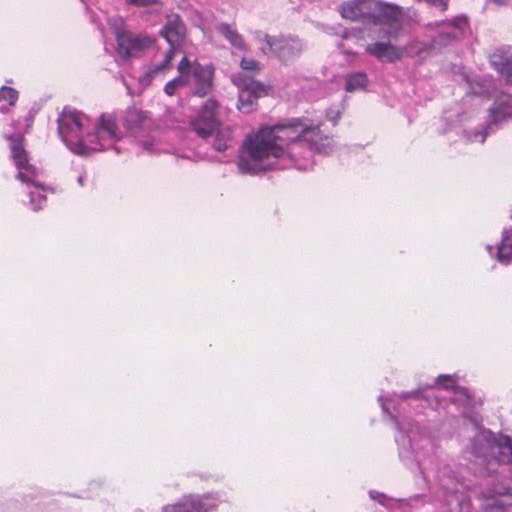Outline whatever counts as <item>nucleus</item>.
Wrapping results in <instances>:
<instances>
[{"instance_id":"nucleus-16","label":"nucleus","mask_w":512,"mask_h":512,"mask_svg":"<svg viewBox=\"0 0 512 512\" xmlns=\"http://www.w3.org/2000/svg\"><path fill=\"white\" fill-rule=\"evenodd\" d=\"M147 118L146 112L136 107H130L125 111L123 125L129 132L135 133L142 129Z\"/></svg>"},{"instance_id":"nucleus-22","label":"nucleus","mask_w":512,"mask_h":512,"mask_svg":"<svg viewBox=\"0 0 512 512\" xmlns=\"http://www.w3.org/2000/svg\"><path fill=\"white\" fill-rule=\"evenodd\" d=\"M215 139L213 143V147L218 152L225 151L229 143L232 140V130L230 127H222L221 125L215 131Z\"/></svg>"},{"instance_id":"nucleus-35","label":"nucleus","mask_w":512,"mask_h":512,"mask_svg":"<svg viewBox=\"0 0 512 512\" xmlns=\"http://www.w3.org/2000/svg\"><path fill=\"white\" fill-rule=\"evenodd\" d=\"M161 512H188L184 498L175 504H168Z\"/></svg>"},{"instance_id":"nucleus-4","label":"nucleus","mask_w":512,"mask_h":512,"mask_svg":"<svg viewBox=\"0 0 512 512\" xmlns=\"http://www.w3.org/2000/svg\"><path fill=\"white\" fill-rule=\"evenodd\" d=\"M231 79L240 90L237 107L243 113L252 112L257 100L267 95L269 87L246 73H237Z\"/></svg>"},{"instance_id":"nucleus-37","label":"nucleus","mask_w":512,"mask_h":512,"mask_svg":"<svg viewBox=\"0 0 512 512\" xmlns=\"http://www.w3.org/2000/svg\"><path fill=\"white\" fill-rule=\"evenodd\" d=\"M488 512H507V510L505 509L502 503H499V501L496 500L493 504L489 506Z\"/></svg>"},{"instance_id":"nucleus-17","label":"nucleus","mask_w":512,"mask_h":512,"mask_svg":"<svg viewBox=\"0 0 512 512\" xmlns=\"http://www.w3.org/2000/svg\"><path fill=\"white\" fill-rule=\"evenodd\" d=\"M188 512H211L216 508L215 500L209 495L183 497Z\"/></svg>"},{"instance_id":"nucleus-20","label":"nucleus","mask_w":512,"mask_h":512,"mask_svg":"<svg viewBox=\"0 0 512 512\" xmlns=\"http://www.w3.org/2000/svg\"><path fill=\"white\" fill-rule=\"evenodd\" d=\"M460 35V30L455 22H443L440 24V31L438 37L434 40L436 44L446 45L453 40H456Z\"/></svg>"},{"instance_id":"nucleus-28","label":"nucleus","mask_w":512,"mask_h":512,"mask_svg":"<svg viewBox=\"0 0 512 512\" xmlns=\"http://www.w3.org/2000/svg\"><path fill=\"white\" fill-rule=\"evenodd\" d=\"M454 394L455 396L452 399L453 403L462 405L465 408L474 407L473 397L467 388L458 386Z\"/></svg>"},{"instance_id":"nucleus-40","label":"nucleus","mask_w":512,"mask_h":512,"mask_svg":"<svg viewBox=\"0 0 512 512\" xmlns=\"http://www.w3.org/2000/svg\"><path fill=\"white\" fill-rule=\"evenodd\" d=\"M511 231H512V229H511Z\"/></svg>"},{"instance_id":"nucleus-21","label":"nucleus","mask_w":512,"mask_h":512,"mask_svg":"<svg viewBox=\"0 0 512 512\" xmlns=\"http://www.w3.org/2000/svg\"><path fill=\"white\" fill-rule=\"evenodd\" d=\"M491 445L498 450V462H512V438L510 436H501L499 439L491 442Z\"/></svg>"},{"instance_id":"nucleus-25","label":"nucleus","mask_w":512,"mask_h":512,"mask_svg":"<svg viewBox=\"0 0 512 512\" xmlns=\"http://www.w3.org/2000/svg\"><path fill=\"white\" fill-rule=\"evenodd\" d=\"M512 258V231L510 230L498 246L497 259L506 263Z\"/></svg>"},{"instance_id":"nucleus-2","label":"nucleus","mask_w":512,"mask_h":512,"mask_svg":"<svg viewBox=\"0 0 512 512\" xmlns=\"http://www.w3.org/2000/svg\"><path fill=\"white\" fill-rule=\"evenodd\" d=\"M284 122L288 140V160L295 164L307 160L311 153L328 155L334 147L333 136L305 117H293Z\"/></svg>"},{"instance_id":"nucleus-7","label":"nucleus","mask_w":512,"mask_h":512,"mask_svg":"<svg viewBox=\"0 0 512 512\" xmlns=\"http://www.w3.org/2000/svg\"><path fill=\"white\" fill-rule=\"evenodd\" d=\"M151 45L152 40L146 35L127 31L117 35V53L124 60L140 56Z\"/></svg>"},{"instance_id":"nucleus-27","label":"nucleus","mask_w":512,"mask_h":512,"mask_svg":"<svg viewBox=\"0 0 512 512\" xmlns=\"http://www.w3.org/2000/svg\"><path fill=\"white\" fill-rule=\"evenodd\" d=\"M399 48L403 50V57H420L422 54L428 53L430 50V47L427 44L418 41H412L407 45Z\"/></svg>"},{"instance_id":"nucleus-11","label":"nucleus","mask_w":512,"mask_h":512,"mask_svg":"<svg viewBox=\"0 0 512 512\" xmlns=\"http://www.w3.org/2000/svg\"><path fill=\"white\" fill-rule=\"evenodd\" d=\"M365 51L381 62L392 63L403 57V50L390 42H373L365 47Z\"/></svg>"},{"instance_id":"nucleus-5","label":"nucleus","mask_w":512,"mask_h":512,"mask_svg":"<svg viewBox=\"0 0 512 512\" xmlns=\"http://www.w3.org/2000/svg\"><path fill=\"white\" fill-rule=\"evenodd\" d=\"M268 50L283 64L288 65L297 59L303 51L301 39L293 35H265Z\"/></svg>"},{"instance_id":"nucleus-39","label":"nucleus","mask_w":512,"mask_h":512,"mask_svg":"<svg viewBox=\"0 0 512 512\" xmlns=\"http://www.w3.org/2000/svg\"><path fill=\"white\" fill-rule=\"evenodd\" d=\"M0 111H1L2 113H5V112H6V109H5L3 106H1V107H0Z\"/></svg>"},{"instance_id":"nucleus-26","label":"nucleus","mask_w":512,"mask_h":512,"mask_svg":"<svg viewBox=\"0 0 512 512\" xmlns=\"http://www.w3.org/2000/svg\"><path fill=\"white\" fill-rule=\"evenodd\" d=\"M46 191L45 187L38 183L35 184L34 190L29 191L30 195V203L33 207L34 211L41 210L46 203V195L44 192Z\"/></svg>"},{"instance_id":"nucleus-18","label":"nucleus","mask_w":512,"mask_h":512,"mask_svg":"<svg viewBox=\"0 0 512 512\" xmlns=\"http://www.w3.org/2000/svg\"><path fill=\"white\" fill-rule=\"evenodd\" d=\"M491 113L495 122L512 117V95H501L491 108Z\"/></svg>"},{"instance_id":"nucleus-34","label":"nucleus","mask_w":512,"mask_h":512,"mask_svg":"<svg viewBox=\"0 0 512 512\" xmlns=\"http://www.w3.org/2000/svg\"><path fill=\"white\" fill-rule=\"evenodd\" d=\"M192 66L187 56H184L178 64L177 70L179 75H183L186 79L189 80V75L191 72Z\"/></svg>"},{"instance_id":"nucleus-10","label":"nucleus","mask_w":512,"mask_h":512,"mask_svg":"<svg viewBox=\"0 0 512 512\" xmlns=\"http://www.w3.org/2000/svg\"><path fill=\"white\" fill-rule=\"evenodd\" d=\"M4 138L9 142L11 158L18 170L34 172V165L29 161V154L25 148L26 138L23 133H6Z\"/></svg>"},{"instance_id":"nucleus-32","label":"nucleus","mask_w":512,"mask_h":512,"mask_svg":"<svg viewBox=\"0 0 512 512\" xmlns=\"http://www.w3.org/2000/svg\"><path fill=\"white\" fill-rule=\"evenodd\" d=\"M38 175V169L34 165V172L31 173L30 171L25 170H18V173L16 174V179L21 181L22 183L27 184L28 186H35V184H38L36 182V177Z\"/></svg>"},{"instance_id":"nucleus-38","label":"nucleus","mask_w":512,"mask_h":512,"mask_svg":"<svg viewBox=\"0 0 512 512\" xmlns=\"http://www.w3.org/2000/svg\"><path fill=\"white\" fill-rule=\"evenodd\" d=\"M494 3L498 5H507V0H492Z\"/></svg>"},{"instance_id":"nucleus-6","label":"nucleus","mask_w":512,"mask_h":512,"mask_svg":"<svg viewBox=\"0 0 512 512\" xmlns=\"http://www.w3.org/2000/svg\"><path fill=\"white\" fill-rule=\"evenodd\" d=\"M218 103L214 99H208L201 106L199 111L190 118L189 124L197 136L206 139L214 135L216 129L220 126L217 118Z\"/></svg>"},{"instance_id":"nucleus-29","label":"nucleus","mask_w":512,"mask_h":512,"mask_svg":"<svg viewBox=\"0 0 512 512\" xmlns=\"http://www.w3.org/2000/svg\"><path fill=\"white\" fill-rule=\"evenodd\" d=\"M19 99V92L10 86H2L0 87V102H5L9 105V107H13L16 105Z\"/></svg>"},{"instance_id":"nucleus-3","label":"nucleus","mask_w":512,"mask_h":512,"mask_svg":"<svg viewBox=\"0 0 512 512\" xmlns=\"http://www.w3.org/2000/svg\"><path fill=\"white\" fill-rule=\"evenodd\" d=\"M160 35L165 38L171 48L166 52L163 61L150 70L151 75L169 70L176 50L184 44L186 39V27L181 17L176 13L168 14L166 22L160 31Z\"/></svg>"},{"instance_id":"nucleus-14","label":"nucleus","mask_w":512,"mask_h":512,"mask_svg":"<svg viewBox=\"0 0 512 512\" xmlns=\"http://www.w3.org/2000/svg\"><path fill=\"white\" fill-rule=\"evenodd\" d=\"M192 73L196 81L195 95L206 96L212 87L213 71L208 67L197 64L193 67Z\"/></svg>"},{"instance_id":"nucleus-12","label":"nucleus","mask_w":512,"mask_h":512,"mask_svg":"<svg viewBox=\"0 0 512 512\" xmlns=\"http://www.w3.org/2000/svg\"><path fill=\"white\" fill-rule=\"evenodd\" d=\"M372 24L397 22L401 17V8L395 4L373 0Z\"/></svg>"},{"instance_id":"nucleus-33","label":"nucleus","mask_w":512,"mask_h":512,"mask_svg":"<svg viewBox=\"0 0 512 512\" xmlns=\"http://www.w3.org/2000/svg\"><path fill=\"white\" fill-rule=\"evenodd\" d=\"M437 383L441 385L444 390L455 391L458 387L455 379L450 375H439L437 377Z\"/></svg>"},{"instance_id":"nucleus-1","label":"nucleus","mask_w":512,"mask_h":512,"mask_svg":"<svg viewBox=\"0 0 512 512\" xmlns=\"http://www.w3.org/2000/svg\"><path fill=\"white\" fill-rule=\"evenodd\" d=\"M270 159H288V140L284 122L263 126L248 136L238 161L242 172L257 174L267 170Z\"/></svg>"},{"instance_id":"nucleus-24","label":"nucleus","mask_w":512,"mask_h":512,"mask_svg":"<svg viewBox=\"0 0 512 512\" xmlns=\"http://www.w3.org/2000/svg\"><path fill=\"white\" fill-rule=\"evenodd\" d=\"M367 82V75L363 72L349 74L346 77L345 90L347 92H353L355 90L365 88Z\"/></svg>"},{"instance_id":"nucleus-19","label":"nucleus","mask_w":512,"mask_h":512,"mask_svg":"<svg viewBox=\"0 0 512 512\" xmlns=\"http://www.w3.org/2000/svg\"><path fill=\"white\" fill-rule=\"evenodd\" d=\"M36 114V110L29 109L25 112L24 115L19 116L17 119L13 120V133H23L24 137L26 136V134L30 133L35 122Z\"/></svg>"},{"instance_id":"nucleus-8","label":"nucleus","mask_w":512,"mask_h":512,"mask_svg":"<svg viewBox=\"0 0 512 512\" xmlns=\"http://www.w3.org/2000/svg\"><path fill=\"white\" fill-rule=\"evenodd\" d=\"M82 127V115L77 111L64 110L58 118V132L67 145L81 143Z\"/></svg>"},{"instance_id":"nucleus-30","label":"nucleus","mask_w":512,"mask_h":512,"mask_svg":"<svg viewBox=\"0 0 512 512\" xmlns=\"http://www.w3.org/2000/svg\"><path fill=\"white\" fill-rule=\"evenodd\" d=\"M188 79L185 76L179 75L172 80L168 81L164 86V92L168 96H173L178 88L184 87L188 84Z\"/></svg>"},{"instance_id":"nucleus-9","label":"nucleus","mask_w":512,"mask_h":512,"mask_svg":"<svg viewBox=\"0 0 512 512\" xmlns=\"http://www.w3.org/2000/svg\"><path fill=\"white\" fill-rule=\"evenodd\" d=\"M342 18L353 22L372 24L373 0H349L338 9Z\"/></svg>"},{"instance_id":"nucleus-36","label":"nucleus","mask_w":512,"mask_h":512,"mask_svg":"<svg viewBox=\"0 0 512 512\" xmlns=\"http://www.w3.org/2000/svg\"><path fill=\"white\" fill-rule=\"evenodd\" d=\"M126 2L137 7H147L150 5L158 4L159 0H126Z\"/></svg>"},{"instance_id":"nucleus-23","label":"nucleus","mask_w":512,"mask_h":512,"mask_svg":"<svg viewBox=\"0 0 512 512\" xmlns=\"http://www.w3.org/2000/svg\"><path fill=\"white\" fill-rule=\"evenodd\" d=\"M218 31L236 48L245 49V43L242 36L228 24L222 23L218 27Z\"/></svg>"},{"instance_id":"nucleus-31","label":"nucleus","mask_w":512,"mask_h":512,"mask_svg":"<svg viewBox=\"0 0 512 512\" xmlns=\"http://www.w3.org/2000/svg\"><path fill=\"white\" fill-rule=\"evenodd\" d=\"M240 66L242 71L240 73H246L254 78V73H259L262 69L260 62L252 58H242Z\"/></svg>"},{"instance_id":"nucleus-15","label":"nucleus","mask_w":512,"mask_h":512,"mask_svg":"<svg viewBox=\"0 0 512 512\" xmlns=\"http://www.w3.org/2000/svg\"><path fill=\"white\" fill-rule=\"evenodd\" d=\"M493 67L503 76H512V46L493 53L490 57Z\"/></svg>"},{"instance_id":"nucleus-13","label":"nucleus","mask_w":512,"mask_h":512,"mask_svg":"<svg viewBox=\"0 0 512 512\" xmlns=\"http://www.w3.org/2000/svg\"><path fill=\"white\" fill-rule=\"evenodd\" d=\"M96 135L101 139L111 141L119 140L122 135L117 124V118L113 113H103L97 120Z\"/></svg>"}]
</instances>
